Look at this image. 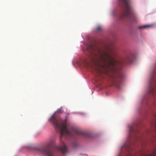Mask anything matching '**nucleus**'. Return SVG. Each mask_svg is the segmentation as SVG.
<instances>
[{
    "mask_svg": "<svg viewBox=\"0 0 156 156\" xmlns=\"http://www.w3.org/2000/svg\"><path fill=\"white\" fill-rule=\"evenodd\" d=\"M118 1L119 5L124 11L123 16L129 17L132 20H135L134 12L131 6L130 0H118Z\"/></svg>",
    "mask_w": 156,
    "mask_h": 156,
    "instance_id": "nucleus-4",
    "label": "nucleus"
},
{
    "mask_svg": "<svg viewBox=\"0 0 156 156\" xmlns=\"http://www.w3.org/2000/svg\"><path fill=\"white\" fill-rule=\"evenodd\" d=\"M156 71V63L153 67L152 71L150 73L149 83V93L153 95L154 94L155 92L156 77L155 76V73Z\"/></svg>",
    "mask_w": 156,
    "mask_h": 156,
    "instance_id": "nucleus-5",
    "label": "nucleus"
},
{
    "mask_svg": "<svg viewBox=\"0 0 156 156\" xmlns=\"http://www.w3.org/2000/svg\"><path fill=\"white\" fill-rule=\"evenodd\" d=\"M49 120L53 124L56 129L58 130L60 132V139L61 140L62 138L64 135L67 136L73 137V133L76 135L85 137H90V134L87 133L82 131L80 129L67 123V119H57L53 115Z\"/></svg>",
    "mask_w": 156,
    "mask_h": 156,
    "instance_id": "nucleus-2",
    "label": "nucleus"
},
{
    "mask_svg": "<svg viewBox=\"0 0 156 156\" xmlns=\"http://www.w3.org/2000/svg\"><path fill=\"white\" fill-rule=\"evenodd\" d=\"M63 111L62 109V107H61L57 111V112L59 113H61Z\"/></svg>",
    "mask_w": 156,
    "mask_h": 156,
    "instance_id": "nucleus-8",
    "label": "nucleus"
},
{
    "mask_svg": "<svg viewBox=\"0 0 156 156\" xmlns=\"http://www.w3.org/2000/svg\"><path fill=\"white\" fill-rule=\"evenodd\" d=\"M114 49L113 47L106 46L101 51L98 48V68L101 67L104 69L106 73L109 76L112 84L120 89L121 80L123 77L120 69L121 66L130 63L132 61L129 55L126 56L125 58L121 61H117L113 56Z\"/></svg>",
    "mask_w": 156,
    "mask_h": 156,
    "instance_id": "nucleus-1",
    "label": "nucleus"
},
{
    "mask_svg": "<svg viewBox=\"0 0 156 156\" xmlns=\"http://www.w3.org/2000/svg\"><path fill=\"white\" fill-rule=\"evenodd\" d=\"M151 26V25H144V26H143L139 27V29H141L142 28H150Z\"/></svg>",
    "mask_w": 156,
    "mask_h": 156,
    "instance_id": "nucleus-7",
    "label": "nucleus"
},
{
    "mask_svg": "<svg viewBox=\"0 0 156 156\" xmlns=\"http://www.w3.org/2000/svg\"><path fill=\"white\" fill-rule=\"evenodd\" d=\"M56 148L57 149L60 151L63 154L65 153L67 151L66 146L63 142H61V146L56 147Z\"/></svg>",
    "mask_w": 156,
    "mask_h": 156,
    "instance_id": "nucleus-6",
    "label": "nucleus"
},
{
    "mask_svg": "<svg viewBox=\"0 0 156 156\" xmlns=\"http://www.w3.org/2000/svg\"><path fill=\"white\" fill-rule=\"evenodd\" d=\"M133 131L134 130L133 128L131 127H130L129 131V133L130 134L131 133L133 132Z\"/></svg>",
    "mask_w": 156,
    "mask_h": 156,
    "instance_id": "nucleus-9",
    "label": "nucleus"
},
{
    "mask_svg": "<svg viewBox=\"0 0 156 156\" xmlns=\"http://www.w3.org/2000/svg\"><path fill=\"white\" fill-rule=\"evenodd\" d=\"M87 49L90 53L89 58L90 61L89 65L91 71L94 75L93 82L97 87V75L98 72L97 48L95 43H91L88 45Z\"/></svg>",
    "mask_w": 156,
    "mask_h": 156,
    "instance_id": "nucleus-3",
    "label": "nucleus"
},
{
    "mask_svg": "<svg viewBox=\"0 0 156 156\" xmlns=\"http://www.w3.org/2000/svg\"><path fill=\"white\" fill-rule=\"evenodd\" d=\"M98 31L99 30L101 29L100 27L99 26H98Z\"/></svg>",
    "mask_w": 156,
    "mask_h": 156,
    "instance_id": "nucleus-10",
    "label": "nucleus"
}]
</instances>
